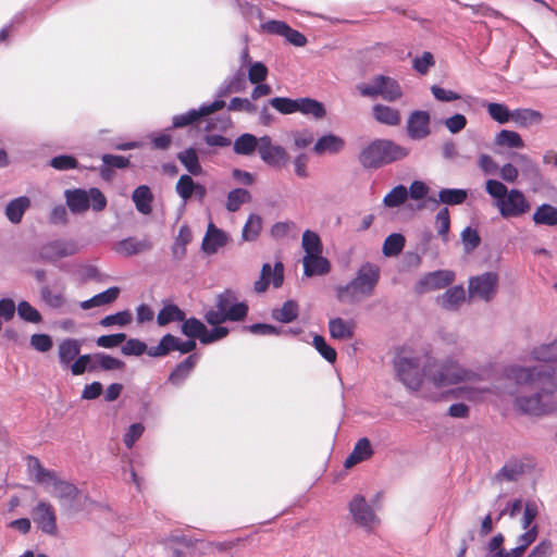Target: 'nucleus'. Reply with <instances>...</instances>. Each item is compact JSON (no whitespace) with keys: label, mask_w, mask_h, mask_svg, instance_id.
<instances>
[{"label":"nucleus","mask_w":557,"mask_h":557,"mask_svg":"<svg viewBox=\"0 0 557 557\" xmlns=\"http://www.w3.org/2000/svg\"><path fill=\"white\" fill-rule=\"evenodd\" d=\"M509 376L519 385H528L533 394L517 396L515 406L517 409L530 416H542L553 408V395L557 391L555 368L553 366L510 368Z\"/></svg>","instance_id":"1"},{"label":"nucleus","mask_w":557,"mask_h":557,"mask_svg":"<svg viewBox=\"0 0 557 557\" xmlns=\"http://www.w3.org/2000/svg\"><path fill=\"white\" fill-rule=\"evenodd\" d=\"M379 281V265L366 262L360 265L356 276L350 282L335 287L336 298L339 302L355 304L359 300V296H372Z\"/></svg>","instance_id":"2"},{"label":"nucleus","mask_w":557,"mask_h":557,"mask_svg":"<svg viewBox=\"0 0 557 557\" xmlns=\"http://www.w3.org/2000/svg\"><path fill=\"white\" fill-rule=\"evenodd\" d=\"M409 151L392 139H374L359 152L358 160L363 169L377 170L405 159Z\"/></svg>","instance_id":"3"},{"label":"nucleus","mask_w":557,"mask_h":557,"mask_svg":"<svg viewBox=\"0 0 557 557\" xmlns=\"http://www.w3.org/2000/svg\"><path fill=\"white\" fill-rule=\"evenodd\" d=\"M248 311L247 302L239 301L237 293L226 288L215 296V309H209L203 318L209 325H218L226 321L242 322L247 318Z\"/></svg>","instance_id":"4"},{"label":"nucleus","mask_w":557,"mask_h":557,"mask_svg":"<svg viewBox=\"0 0 557 557\" xmlns=\"http://www.w3.org/2000/svg\"><path fill=\"white\" fill-rule=\"evenodd\" d=\"M429 367L430 363L424 367V372L437 387L455 385L462 382H476L481 380L480 373L463 368L453 357H447L443 360L438 370L435 372H432Z\"/></svg>","instance_id":"5"},{"label":"nucleus","mask_w":557,"mask_h":557,"mask_svg":"<svg viewBox=\"0 0 557 557\" xmlns=\"http://www.w3.org/2000/svg\"><path fill=\"white\" fill-rule=\"evenodd\" d=\"M65 202L73 214H83L91 208L96 212L103 211L108 205L107 197L97 187L66 189Z\"/></svg>","instance_id":"6"},{"label":"nucleus","mask_w":557,"mask_h":557,"mask_svg":"<svg viewBox=\"0 0 557 557\" xmlns=\"http://www.w3.org/2000/svg\"><path fill=\"white\" fill-rule=\"evenodd\" d=\"M357 89L363 97L381 96L388 102L397 101L404 95L400 84L395 78L381 74L373 77L372 84H359Z\"/></svg>","instance_id":"7"},{"label":"nucleus","mask_w":557,"mask_h":557,"mask_svg":"<svg viewBox=\"0 0 557 557\" xmlns=\"http://www.w3.org/2000/svg\"><path fill=\"white\" fill-rule=\"evenodd\" d=\"M77 251L78 248L74 240L54 239L40 245L37 252L33 255L32 261L54 263L62 258L75 255Z\"/></svg>","instance_id":"8"},{"label":"nucleus","mask_w":557,"mask_h":557,"mask_svg":"<svg viewBox=\"0 0 557 557\" xmlns=\"http://www.w3.org/2000/svg\"><path fill=\"white\" fill-rule=\"evenodd\" d=\"M394 368L399 381L408 388L419 391L423 383V373L420 370V359L417 357L397 356L394 359Z\"/></svg>","instance_id":"9"},{"label":"nucleus","mask_w":557,"mask_h":557,"mask_svg":"<svg viewBox=\"0 0 557 557\" xmlns=\"http://www.w3.org/2000/svg\"><path fill=\"white\" fill-rule=\"evenodd\" d=\"M494 206L498 209L503 219L519 218L528 213L531 209V203L520 189H510L507 196L499 200L494 201Z\"/></svg>","instance_id":"10"},{"label":"nucleus","mask_w":557,"mask_h":557,"mask_svg":"<svg viewBox=\"0 0 557 557\" xmlns=\"http://www.w3.org/2000/svg\"><path fill=\"white\" fill-rule=\"evenodd\" d=\"M197 347V343L193 338L186 341L168 333L161 337L157 346L149 347L148 356L153 358L165 357L172 351H180L181 354H190Z\"/></svg>","instance_id":"11"},{"label":"nucleus","mask_w":557,"mask_h":557,"mask_svg":"<svg viewBox=\"0 0 557 557\" xmlns=\"http://www.w3.org/2000/svg\"><path fill=\"white\" fill-rule=\"evenodd\" d=\"M497 284L498 274L496 272H484L481 275L470 277L468 292L470 297H479L490 301L496 295Z\"/></svg>","instance_id":"12"},{"label":"nucleus","mask_w":557,"mask_h":557,"mask_svg":"<svg viewBox=\"0 0 557 557\" xmlns=\"http://www.w3.org/2000/svg\"><path fill=\"white\" fill-rule=\"evenodd\" d=\"M258 153L261 160L272 168H282L289 159L286 150L282 146L273 145L268 135L259 138Z\"/></svg>","instance_id":"13"},{"label":"nucleus","mask_w":557,"mask_h":557,"mask_svg":"<svg viewBox=\"0 0 557 557\" xmlns=\"http://www.w3.org/2000/svg\"><path fill=\"white\" fill-rule=\"evenodd\" d=\"M225 107L224 100H214L209 104H202L199 109H191L184 114L174 115L172 120V126L165 131L169 132L173 128H180L190 125L197 122L200 117L209 115L215 111H219Z\"/></svg>","instance_id":"14"},{"label":"nucleus","mask_w":557,"mask_h":557,"mask_svg":"<svg viewBox=\"0 0 557 557\" xmlns=\"http://www.w3.org/2000/svg\"><path fill=\"white\" fill-rule=\"evenodd\" d=\"M33 520L44 533L55 535L58 532L57 516L51 504L40 500L33 509Z\"/></svg>","instance_id":"15"},{"label":"nucleus","mask_w":557,"mask_h":557,"mask_svg":"<svg viewBox=\"0 0 557 557\" xmlns=\"http://www.w3.org/2000/svg\"><path fill=\"white\" fill-rule=\"evenodd\" d=\"M455 280V273L450 270H436L423 275L417 283V292L442 289L450 285Z\"/></svg>","instance_id":"16"},{"label":"nucleus","mask_w":557,"mask_h":557,"mask_svg":"<svg viewBox=\"0 0 557 557\" xmlns=\"http://www.w3.org/2000/svg\"><path fill=\"white\" fill-rule=\"evenodd\" d=\"M349 512L354 521L362 528H370L376 518L372 507L359 494L349 502Z\"/></svg>","instance_id":"17"},{"label":"nucleus","mask_w":557,"mask_h":557,"mask_svg":"<svg viewBox=\"0 0 557 557\" xmlns=\"http://www.w3.org/2000/svg\"><path fill=\"white\" fill-rule=\"evenodd\" d=\"M430 133V113L423 110L413 111L407 121L408 137L413 140H420L428 137Z\"/></svg>","instance_id":"18"},{"label":"nucleus","mask_w":557,"mask_h":557,"mask_svg":"<svg viewBox=\"0 0 557 557\" xmlns=\"http://www.w3.org/2000/svg\"><path fill=\"white\" fill-rule=\"evenodd\" d=\"M227 242V234L210 222L202 239L201 249L207 255H213L219 248L225 246Z\"/></svg>","instance_id":"19"},{"label":"nucleus","mask_w":557,"mask_h":557,"mask_svg":"<svg viewBox=\"0 0 557 557\" xmlns=\"http://www.w3.org/2000/svg\"><path fill=\"white\" fill-rule=\"evenodd\" d=\"M198 361V354L188 355L183 361L177 363L175 368L171 371L168 377V382L174 386H181L185 382V380L191 374Z\"/></svg>","instance_id":"20"},{"label":"nucleus","mask_w":557,"mask_h":557,"mask_svg":"<svg viewBox=\"0 0 557 557\" xmlns=\"http://www.w3.org/2000/svg\"><path fill=\"white\" fill-rule=\"evenodd\" d=\"M153 247L149 238L137 239L127 237L116 244L115 250L124 257H132L141 252L150 251Z\"/></svg>","instance_id":"21"},{"label":"nucleus","mask_w":557,"mask_h":557,"mask_svg":"<svg viewBox=\"0 0 557 557\" xmlns=\"http://www.w3.org/2000/svg\"><path fill=\"white\" fill-rule=\"evenodd\" d=\"M512 159L520 166L522 175L532 183L540 184L543 175L537 164L527 154L513 153Z\"/></svg>","instance_id":"22"},{"label":"nucleus","mask_w":557,"mask_h":557,"mask_svg":"<svg viewBox=\"0 0 557 557\" xmlns=\"http://www.w3.org/2000/svg\"><path fill=\"white\" fill-rule=\"evenodd\" d=\"M330 270V261L321 255H306L304 257V274L306 276L324 275Z\"/></svg>","instance_id":"23"},{"label":"nucleus","mask_w":557,"mask_h":557,"mask_svg":"<svg viewBox=\"0 0 557 557\" xmlns=\"http://www.w3.org/2000/svg\"><path fill=\"white\" fill-rule=\"evenodd\" d=\"M345 148V140L334 134H326L321 136L313 146V151L317 154L323 153H338Z\"/></svg>","instance_id":"24"},{"label":"nucleus","mask_w":557,"mask_h":557,"mask_svg":"<svg viewBox=\"0 0 557 557\" xmlns=\"http://www.w3.org/2000/svg\"><path fill=\"white\" fill-rule=\"evenodd\" d=\"M466 299L465 288L461 285L446 289L437 297L438 305L446 310H457Z\"/></svg>","instance_id":"25"},{"label":"nucleus","mask_w":557,"mask_h":557,"mask_svg":"<svg viewBox=\"0 0 557 557\" xmlns=\"http://www.w3.org/2000/svg\"><path fill=\"white\" fill-rule=\"evenodd\" d=\"M372 115L376 122L388 126H397L401 122L398 109L382 103L372 107Z\"/></svg>","instance_id":"26"},{"label":"nucleus","mask_w":557,"mask_h":557,"mask_svg":"<svg viewBox=\"0 0 557 557\" xmlns=\"http://www.w3.org/2000/svg\"><path fill=\"white\" fill-rule=\"evenodd\" d=\"M47 484L53 485L52 494L60 499L74 502L78 496V488L70 482L60 480L55 472H53V478L48 479Z\"/></svg>","instance_id":"27"},{"label":"nucleus","mask_w":557,"mask_h":557,"mask_svg":"<svg viewBox=\"0 0 557 557\" xmlns=\"http://www.w3.org/2000/svg\"><path fill=\"white\" fill-rule=\"evenodd\" d=\"M511 121L519 127H529L541 124L543 114L534 109L520 108L512 110Z\"/></svg>","instance_id":"28"},{"label":"nucleus","mask_w":557,"mask_h":557,"mask_svg":"<svg viewBox=\"0 0 557 557\" xmlns=\"http://www.w3.org/2000/svg\"><path fill=\"white\" fill-rule=\"evenodd\" d=\"M121 293L120 287L112 286L108 289L92 296L91 298L81 302V308L84 310L91 309L94 307H100L114 302Z\"/></svg>","instance_id":"29"},{"label":"nucleus","mask_w":557,"mask_h":557,"mask_svg":"<svg viewBox=\"0 0 557 557\" xmlns=\"http://www.w3.org/2000/svg\"><path fill=\"white\" fill-rule=\"evenodd\" d=\"M29 207L30 199L27 196L14 198L5 207V216L11 223L18 224Z\"/></svg>","instance_id":"30"},{"label":"nucleus","mask_w":557,"mask_h":557,"mask_svg":"<svg viewBox=\"0 0 557 557\" xmlns=\"http://www.w3.org/2000/svg\"><path fill=\"white\" fill-rule=\"evenodd\" d=\"M81 342L75 338L63 339L59 344V361L62 366H69L76 360L81 352Z\"/></svg>","instance_id":"31"},{"label":"nucleus","mask_w":557,"mask_h":557,"mask_svg":"<svg viewBox=\"0 0 557 557\" xmlns=\"http://www.w3.org/2000/svg\"><path fill=\"white\" fill-rule=\"evenodd\" d=\"M468 191L461 188H443L438 191V199L430 197L429 200L435 205L444 203L448 206L461 205L466 201Z\"/></svg>","instance_id":"32"},{"label":"nucleus","mask_w":557,"mask_h":557,"mask_svg":"<svg viewBox=\"0 0 557 557\" xmlns=\"http://www.w3.org/2000/svg\"><path fill=\"white\" fill-rule=\"evenodd\" d=\"M132 199L138 212L149 214L152 211L153 195L147 185H140L133 191Z\"/></svg>","instance_id":"33"},{"label":"nucleus","mask_w":557,"mask_h":557,"mask_svg":"<svg viewBox=\"0 0 557 557\" xmlns=\"http://www.w3.org/2000/svg\"><path fill=\"white\" fill-rule=\"evenodd\" d=\"M299 315V305L296 300L289 299L284 301L281 308H274L271 312L273 320L281 323H290Z\"/></svg>","instance_id":"34"},{"label":"nucleus","mask_w":557,"mask_h":557,"mask_svg":"<svg viewBox=\"0 0 557 557\" xmlns=\"http://www.w3.org/2000/svg\"><path fill=\"white\" fill-rule=\"evenodd\" d=\"M329 331L335 339H350L354 336L355 323L342 318H333L329 321Z\"/></svg>","instance_id":"35"},{"label":"nucleus","mask_w":557,"mask_h":557,"mask_svg":"<svg viewBox=\"0 0 557 557\" xmlns=\"http://www.w3.org/2000/svg\"><path fill=\"white\" fill-rule=\"evenodd\" d=\"M296 112H300L305 115H312L317 120L323 119L326 115L324 104L309 97L297 99Z\"/></svg>","instance_id":"36"},{"label":"nucleus","mask_w":557,"mask_h":557,"mask_svg":"<svg viewBox=\"0 0 557 557\" xmlns=\"http://www.w3.org/2000/svg\"><path fill=\"white\" fill-rule=\"evenodd\" d=\"M177 159L185 166L190 175H201L203 170L199 162L197 151L194 147H189L177 153Z\"/></svg>","instance_id":"37"},{"label":"nucleus","mask_w":557,"mask_h":557,"mask_svg":"<svg viewBox=\"0 0 557 557\" xmlns=\"http://www.w3.org/2000/svg\"><path fill=\"white\" fill-rule=\"evenodd\" d=\"M532 220L536 225L555 226L557 225V208L549 203H543L537 207Z\"/></svg>","instance_id":"38"},{"label":"nucleus","mask_w":557,"mask_h":557,"mask_svg":"<svg viewBox=\"0 0 557 557\" xmlns=\"http://www.w3.org/2000/svg\"><path fill=\"white\" fill-rule=\"evenodd\" d=\"M185 312L175 304L165 305L157 315V323L165 326L172 322H182L185 320Z\"/></svg>","instance_id":"39"},{"label":"nucleus","mask_w":557,"mask_h":557,"mask_svg":"<svg viewBox=\"0 0 557 557\" xmlns=\"http://www.w3.org/2000/svg\"><path fill=\"white\" fill-rule=\"evenodd\" d=\"M259 139L249 133L238 136L233 145V150L236 154L250 156L258 150Z\"/></svg>","instance_id":"40"},{"label":"nucleus","mask_w":557,"mask_h":557,"mask_svg":"<svg viewBox=\"0 0 557 557\" xmlns=\"http://www.w3.org/2000/svg\"><path fill=\"white\" fill-rule=\"evenodd\" d=\"M494 144L499 147L521 149L524 141L519 133L509 129H502L495 136Z\"/></svg>","instance_id":"41"},{"label":"nucleus","mask_w":557,"mask_h":557,"mask_svg":"<svg viewBox=\"0 0 557 557\" xmlns=\"http://www.w3.org/2000/svg\"><path fill=\"white\" fill-rule=\"evenodd\" d=\"M406 244L405 236L400 233H393L388 235L383 244L382 252L385 257L398 256Z\"/></svg>","instance_id":"42"},{"label":"nucleus","mask_w":557,"mask_h":557,"mask_svg":"<svg viewBox=\"0 0 557 557\" xmlns=\"http://www.w3.org/2000/svg\"><path fill=\"white\" fill-rule=\"evenodd\" d=\"M182 322L181 332L183 335L195 341L196 338L200 341V338L205 336L206 325L199 319L195 317L188 319L185 318Z\"/></svg>","instance_id":"43"},{"label":"nucleus","mask_w":557,"mask_h":557,"mask_svg":"<svg viewBox=\"0 0 557 557\" xmlns=\"http://www.w3.org/2000/svg\"><path fill=\"white\" fill-rule=\"evenodd\" d=\"M262 228V219L256 213H251L242 231V237L246 242H253L258 238Z\"/></svg>","instance_id":"44"},{"label":"nucleus","mask_w":557,"mask_h":557,"mask_svg":"<svg viewBox=\"0 0 557 557\" xmlns=\"http://www.w3.org/2000/svg\"><path fill=\"white\" fill-rule=\"evenodd\" d=\"M86 371L90 373L97 371L95 354L79 355L71 366V372L73 375H82Z\"/></svg>","instance_id":"45"},{"label":"nucleus","mask_w":557,"mask_h":557,"mask_svg":"<svg viewBox=\"0 0 557 557\" xmlns=\"http://www.w3.org/2000/svg\"><path fill=\"white\" fill-rule=\"evenodd\" d=\"M532 355L534 359L545 363L557 362V338L549 344H543L535 347Z\"/></svg>","instance_id":"46"},{"label":"nucleus","mask_w":557,"mask_h":557,"mask_svg":"<svg viewBox=\"0 0 557 557\" xmlns=\"http://www.w3.org/2000/svg\"><path fill=\"white\" fill-rule=\"evenodd\" d=\"M408 199V189L406 186L399 184L395 186L388 194L383 198V203L387 208H397L406 202Z\"/></svg>","instance_id":"47"},{"label":"nucleus","mask_w":557,"mask_h":557,"mask_svg":"<svg viewBox=\"0 0 557 557\" xmlns=\"http://www.w3.org/2000/svg\"><path fill=\"white\" fill-rule=\"evenodd\" d=\"M251 200V195L247 189L235 188L227 195L226 209L230 212H236L240 206Z\"/></svg>","instance_id":"48"},{"label":"nucleus","mask_w":557,"mask_h":557,"mask_svg":"<svg viewBox=\"0 0 557 557\" xmlns=\"http://www.w3.org/2000/svg\"><path fill=\"white\" fill-rule=\"evenodd\" d=\"M302 248L306 255H321L322 253V242L319 235L310 230H306L302 234Z\"/></svg>","instance_id":"49"},{"label":"nucleus","mask_w":557,"mask_h":557,"mask_svg":"<svg viewBox=\"0 0 557 557\" xmlns=\"http://www.w3.org/2000/svg\"><path fill=\"white\" fill-rule=\"evenodd\" d=\"M95 358L97 370L113 371L123 370L125 368V362L123 360L112 357L106 352H96Z\"/></svg>","instance_id":"50"},{"label":"nucleus","mask_w":557,"mask_h":557,"mask_svg":"<svg viewBox=\"0 0 557 557\" xmlns=\"http://www.w3.org/2000/svg\"><path fill=\"white\" fill-rule=\"evenodd\" d=\"M524 473V463L519 461L507 462L496 473V479H504L506 481H517L520 475Z\"/></svg>","instance_id":"51"},{"label":"nucleus","mask_w":557,"mask_h":557,"mask_svg":"<svg viewBox=\"0 0 557 557\" xmlns=\"http://www.w3.org/2000/svg\"><path fill=\"white\" fill-rule=\"evenodd\" d=\"M487 112L490 116L499 124H506L511 121L512 110L505 103L490 102L487 104Z\"/></svg>","instance_id":"52"},{"label":"nucleus","mask_w":557,"mask_h":557,"mask_svg":"<svg viewBox=\"0 0 557 557\" xmlns=\"http://www.w3.org/2000/svg\"><path fill=\"white\" fill-rule=\"evenodd\" d=\"M197 182H195L189 174L181 175L176 183L175 190L177 195L186 202L195 193Z\"/></svg>","instance_id":"53"},{"label":"nucleus","mask_w":557,"mask_h":557,"mask_svg":"<svg viewBox=\"0 0 557 557\" xmlns=\"http://www.w3.org/2000/svg\"><path fill=\"white\" fill-rule=\"evenodd\" d=\"M312 345L327 362L334 363L336 361V350L326 343L322 335L315 334L312 339Z\"/></svg>","instance_id":"54"},{"label":"nucleus","mask_w":557,"mask_h":557,"mask_svg":"<svg viewBox=\"0 0 557 557\" xmlns=\"http://www.w3.org/2000/svg\"><path fill=\"white\" fill-rule=\"evenodd\" d=\"M16 311L18 317L26 322L40 323L42 321L40 312L26 300L18 302Z\"/></svg>","instance_id":"55"},{"label":"nucleus","mask_w":557,"mask_h":557,"mask_svg":"<svg viewBox=\"0 0 557 557\" xmlns=\"http://www.w3.org/2000/svg\"><path fill=\"white\" fill-rule=\"evenodd\" d=\"M28 468L35 473V480L38 483L46 484L49 478H53L54 471L44 468L36 457L28 456Z\"/></svg>","instance_id":"56"},{"label":"nucleus","mask_w":557,"mask_h":557,"mask_svg":"<svg viewBox=\"0 0 557 557\" xmlns=\"http://www.w3.org/2000/svg\"><path fill=\"white\" fill-rule=\"evenodd\" d=\"M132 322V313L128 310L119 311L113 314L106 315L100 320V325L109 327L112 325L125 326Z\"/></svg>","instance_id":"57"},{"label":"nucleus","mask_w":557,"mask_h":557,"mask_svg":"<svg viewBox=\"0 0 557 557\" xmlns=\"http://www.w3.org/2000/svg\"><path fill=\"white\" fill-rule=\"evenodd\" d=\"M269 104L282 114H292L296 112L297 99L275 97L269 100Z\"/></svg>","instance_id":"58"},{"label":"nucleus","mask_w":557,"mask_h":557,"mask_svg":"<svg viewBox=\"0 0 557 557\" xmlns=\"http://www.w3.org/2000/svg\"><path fill=\"white\" fill-rule=\"evenodd\" d=\"M435 65L434 55L430 51H424L422 55L412 60V69L420 75H425L432 66Z\"/></svg>","instance_id":"59"},{"label":"nucleus","mask_w":557,"mask_h":557,"mask_svg":"<svg viewBox=\"0 0 557 557\" xmlns=\"http://www.w3.org/2000/svg\"><path fill=\"white\" fill-rule=\"evenodd\" d=\"M212 326L213 327L211 330H208V327L206 326L205 336L200 338V343L202 345H209L218 341H221L225 338L230 333L228 327L222 326L221 324Z\"/></svg>","instance_id":"60"},{"label":"nucleus","mask_w":557,"mask_h":557,"mask_svg":"<svg viewBox=\"0 0 557 557\" xmlns=\"http://www.w3.org/2000/svg\"><path fill=\"white\" fill-rule=\"evenodd\" d=\"M148 350L147 344L138 338L127 339L121 348L124 356H141L145 352L148 355Z\"/></svg>","instance_id":"61"},{"label":"nucleus","mask_w":557,"mask_h":557,"mask_svg":"<svg viewBox=\"0 0 557 557\" xmlns=\"http://www.w3.org/2000/svg\"><path fill=\"white\" fill-rule=\"evenodd\" d=\"M485 190L495 201L504 199L510 191L503 182L493 178L486 181Z\"/></svg>","instance_id":"62"},{"label":"nucleus","mask_w":557,"mask_h":557,"mask_svg":"<svg viewBox=\"0 0 557 557\" xmlns=\"http://www.w3.org/2000/svg\"><path fill=\"white\" fill-rule=\"evenodd\" d=\"M49 165L58 171H66L78 168V162L75 157L70 154H60L53 157L49 161Z\"/></svg>","instance_id":"63"},{"label":"nucleus","mask_w":557,"mask_h":557,"mask_svg":"<svg viewBox=\"0 0 557 557\" xmlns=\"http://www.w3.org/2000/svg\"><path fill=\"white\" fill-rule=\"evenodd\" d=\"M461 240L463 243L465 250L468 252L474 250L481 244V237L478 231L471 226H467L461 232Z\"/></svg>","instance_id":"64"}]
</instances>
